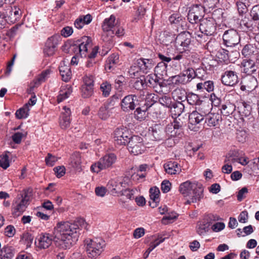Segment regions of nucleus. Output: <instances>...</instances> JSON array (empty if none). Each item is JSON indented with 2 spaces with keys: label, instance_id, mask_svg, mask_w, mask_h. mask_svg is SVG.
<instances>
[{
  "label": "nucleus",
  "instance_id": "obj_45",
  "mask_svg": "<svg viewBox=\"0 0 259 259\" xmlns=\"http://www.w3.org/2000/svg\"><path fill=\"white\" fill-rule=\"evenodd\" d=\"M98 115L102 120H106L110 116L108 105L104 104L99 108Z\"/></svg>",
  "mask_w": 259,
  "mask_h": 259
},
{
  "label": "nucleus",
  "instance_id": "obj_51",
  "mask_svg": "<svg viewBox=\"0 0 259 259\" xmlns=\"http://www.w3.org/2000/svg\"><path fill=\"white\" fill-rule=\"evenodd\" d=\"M159 103L164 107L169 108L171 107L173 102L172 101L171 98L166 95H163L161 97L158 99Z\"/></svg>",
  "mask_w": 259,
  "mask_h": 259
},
{
  "label": "nucleus",
  "instance_id": "obj_58",
  "mask_svg": "<svg viewBox=\"0 0 259 259\" xmlns=\"http://www.w3.org/2000/svg\"><path fill=\"white\" fill-rule=\"evenodd\" d=\"M162 240L152 242L150 243L149 247L147 249V250L145 251V252L143 254V257L146 259L147 258L150 253L158 245H159L161 243H162Z\"/></svg>",
  "mask_w": 259,
  "mask_h": 259
},
{
  "label": "nucleus",
  "instance_id": "obj_57",
  "mask_svg": "<svg viewBox=\"0 0 259 259\" xmlns=\"http://www.w3.org/2000/svg\"><path fill=\"white\" fill-rule=\"evenodd\" d=\"M183 72L185 76L186 77V80L188 83L191 81L192 79L196 77L195 70L192 68L189 67L186 70H184Z\"/></svg>",
  "mask_w": 259,
  "mask_h": 259
},
{
  "label": "nucleus",
  "instance_id": "obj_7",
  "mask_svg": "<svg viewBox=\"0 0 259 259\" xmlns=\"http://www.w3.org/2000/svg\"><path fill=\"white\" fill-rule=\"evenodd\" d=\"M193 37L189 30L185 31L179 33L175 40L176 44L178 48L180 50H182L183 51H189L193 44Z\"/></svg>",
  "mask_w": 259,
  "mask_h": 259
},
{
  "label": "nucleus",
  "instance_id": "obj_39",
  "mask_svg": "<svg viewBox=\"0 0 259 259\" xmlns=\"http://www.w3.org/2000/svg\"><path fill=\"white\" fill-rule=\"evenodd\" d=\"M169 81L172 84L177 85L181 84H186L188 83L186 80V77L185 75L184 72L180 73L179 74L174 75L169 78Z\"/></svg>",
  "mask_w": 259,
  "mask_h": 259
},
{
  "label": "nucleus",
  "instance_id": "obj_12",
  "mask_svg": "<svg viewBox=\"0 0 259 259\" xmlns=\"http://www.w3.org/2000/svg\"><path fill=\"white\" fill-rule=\"evenodd\" d=\"M92 39L91 38L83 36L80 39L78 40L73 47L75 52L77 51L79 56L81 57H86L87 55V51L89 47H91Z\"/></svg>",
  "mask_w": 259,
  "mask_h": 259
},
{
  "label": "nucleus",
  "instance_id": "obj_20",
  "mask_svg": "<svg viewBox=\"0 0 259 259\" xmlns=\"http://www.w3.org/2000/svg\"><path fill=\"white\" fill-rule=\"evenodd\" d=\"M58 45L57 37L52 36L47 40L44 48V53L46 56L50 57L55 54Z\"/></svg>",
  "mask_w": 259,
  "mask_h": 259
},
{
  "label": "nucleus",
  "instance_id": "obj_35",
  "mask_svg": "<svg viewBox=\"0 0 259 259\" xmlns=\"http://www.w3.org/2000/svg\"><path fill=\"white\" fill-rule=\"evenodd\" d=\"M211 109L210 103L208 101H202L197 107H196V110L199 114L203 115L204 118L210 113Z\"/></svg>",
  "mask_w": 259,
  "mask_h": 259
},
{
  "label": "nucleus",
  "instance_id": "obj_52",
  "mask_svg": "<svg viewBox=\"0 0 259 259\" xmlns=\"http://www.w3.org/2000/svg\"><path fill=\"white\" fill-rule=\"evenodd\" d=\"M167 65L165 63L161 62L157 64V66L155 67V72L157 74L163 76L166 73Z\"/></svg>",
  "mask_w": 259,
  "mask_h": 259
},
{
  "label": "nucleus",
  "instance_id": "obj_14",
  "mask_svg": "<svg viewBox=\"0 0 259 259\" xmlns=\"http://www.w3.org/2000/svg\"><path fill=\"white\" fill-rule=\"evenodd\" d=\"M4 8V13L9 23H14L19 20L22 12L19 8L16 6L12 7L9 5H6Z\"/></svg>",
  "mask_w": 259,
  "mask_h": 259
},
{
  "label": "nucleus",
  "instance_id": "obj_8",
  "mask_svg": "<svg viewBox=\"0 0 259 259\" xmlns=\"http://www.w3.org/2000/svg\"><path fill=\"white\" fill-rule=\"evenodd\" d=\"M128 181L127 177L111 179L107 183V188L113 195L119 196L124 188L128 186Z\"/></svg>",
  "mask_w": 259,
  "mask_h": 259
},
{
  "label": "nucleus",
  "instance_id": "obj_32",
  "mask_svg": "<svg viewBox=\"0 0 259 259\" xmlns=\"http://www.w3.org/2000/svg\"><path fill=\"white\" fill-rule=\"evenodd\" d=\"M165 171L170 175H176L181 171V166L177 162L170 161L164 164Z\"/></svg>",
  "mask_w": 259,
  "mask_h": 259
},
{
  "label": "nucleus",
  "instance_id": "obj_59",
  "mask_svg": "<svg viewBox=\"0 0 259 259\" xmlns=\"http://www.w3.org/2000/svg\"><path fill=\"white\" fill-rule=\"evenodd\" d=\"M58 158L51 153H48L45 158L46 164L50 166H53L57 161Z\"/></svg>",
  "mask_w": 259,
  "mask_h": 259
},
{
  "label": "nucleus",
  "instance_id": "obj_22",
  "mask_svg": "<svg viewBox=\"0 0 259 259\" xmlns=\"http://www.w3.org/2000/svg\"><path fill=\"white\" fill-rule=\"evenodd\" d=\"M151 135L153 140L160 141L166 138L165 130L164 126L160 124H156L150 127Z\"/></svg>",
  "mask_w": 259,
  "mask_h": 259
},
{
  "label": "nucleus",
  "instance_id": "obj_5",
  "mask_svg": "<svg viewBox=\"0 0 259 259\" xmlns=\"http://www.w3.org/2000/svg\"><path fill=\"white\" fill-rule=\"evenodd\" d=\"M205 14L204 7L201 5H195L191 6L187 15L189 22L188 25H192L198 27L199 23L203 19Z\"/></svg>",
  "mask_w": 259,
  "mask_h": 259
},
{
  "label": "nucleus",
  "instance_id": "obj_6",
  "mask_svg": "<svg viewBox=\"0 0 259 259\" xmlns=\"http://www.w3.org/2000/svg\"><path fill=\"white\" fill-rule=\"evenodd\" d=\"M30 200L27 191H24L20 196H18L12 206V213L14 216L20 215L26 209Z\"/></svg>",
  "mask_w": 259,
  "mask_h": 259
},
{
  "label": "nucleus",
  "instance_id": "obj_19",
  "mask_svg": "<svg viewBox=\"0 0 259 259\" xmlns=\"http://www.w3.org/2000/svg\"><path fill=\"white\" fill-rule=\"evenodd\" d=\"M257 85V79L252 75H248L242 80L240 89L242 91L251 92L254 90Z\"/></svg>",
  "mask_w": 259,
  "mask_h": 259
},
{
  "label": "nucleus",
  "instance_id": "obj_60",
  "mask_svg": "<svg viewBox=\"0 0 259 259\" xmlns=\"http://www.w3.org/2000/svg\"><path fill=\"white\" fill-rule=\"evenodd\" d=\"M250 16L253 20H259V5H255L252 7L250 12Z\"/></svg>",
  "mask_w": 259,
  "mask_h": 259
},
{
  "label": "nucleus",
  "instance_id": "obj_48",
  "mask_svg": "<svg viewBox=\"0 0 259 259\" xmlns=\"http://www.w3.org/2000/svg\"><path fill=\"white\" fill-rule=\"evenodd\" d=\"M228 53L229 51L228 50L222 49L218 51L217 57L220 61L227 63L230 60V56Z\"/></svg>",
  "mask_w": 259,
  "mask_h": 259
},
{
  "label": "nucleus",
  "instance_id": "obj_21",
  "mask_svg": "<svg viewBox=\"0 0 259 259\" xmlns=\"http://www.w3.org/2000/svg\"><path fill=\"white\" fill-rule=\"evenodd\" d=\"M137 64L140 72L147 74L153 68L155 62L152 59L141 58L137 60Z\"/></svg>",
  "mask_w": 259,
  "mask_h": 259
},
{
  "label": "nucleus",
  "instance_id": "obj_61",
  "mask_svg": "<svg viewBox=\"0 0 259 259\" xmlns=\"http://www.w3.org/2000/svg\"><path fill=\"white\" fill-rule=\"evenodd\" d=\"M71 118L60 116V125L62 129H66L70 126Z\"/></svg>",
  "mask_w": 259,
  "mask_h": 259
},
{
  "label": "nucleus",
  "instance_id": "obj_50",
  "mask_svg": "<svg viewBox=\"0 0 259 259\" xmlns=\"http://www.w3.org/2000/svg\"><path fill=\"white\" fill-rule=\"evenodd\" d=\"M235 108L234 105L231 104L223 105L221 109V113L225 116H228L233 113Z\"/></svg>",
  "mask_w": 259,
  "mask_h": 259
},
{
  "label": "nucleus",
  "instance_id": "obj_30",
  "mask_svg": "<svg viewBox=\"0 0 259 259\" xmlns=\"http://www.w3.org/2000/svg\"><path fill=\"white\" fill-rule=\"evenodd\" d=\"M176 93H180L181 95L183 94V98H185L187 100V102L191 105H195L197 106L202 101L200 99V97L199 95L193 93H189L186 96H185L184 93H182L180 90L175 91Z\"/></svg>",
  "mask_w": 259,
  "mask_h": 259
},
{
  "label": "nucleus",
  "instance_id": "obj_15",
  "mask_svg": "<svg viewBox=\"0 0 259 259\" xmlns=\"http://www.w3.org/2000/svg\"><path fill=\"white\" fill-rule=\"evenodd\" d=\"M146 88L149 87L154 89L157 93L162 92L161 87L163 86L162 81L156 74H150L144 78Z\"/></svg>",
  "mask_w": 259,
  "mask_h": 259
},
{
  "label": "nucleus",
  "instance_id": "obj_42",
  "mask_svg": "<svg viewBox=\"0 0 259 259\" xmlns=\"http://www.w3.org/2000/svg\"><path fill=\"white\" fill-rule=\"evenodd\" d=\"M239 112L242 116L248 117L251 114V106L247 103L243 102L238 107Z\"/></svg>",
  "mask_w": 259,
  "mask_h": 259
},
{
  "label": "nucleus",
  "instance_id": "obj_18",
  "mask_svg": "<svg viewBox=\"0 0 259 259\" xmlns=\"http://www.w3.org/2000/svg\"><path fill=\"white\" fill-rule=\"evenodd\" d=\"M137 100V97L135 95H128L124 97L120 103L122 110L128 112L135 109L136 107L135 101Z\"/></svg>",
  "mask_w": 259,
  "mask_h": 259
},
{
  "label": "nucleus",
  "instance_id": "obj_16",
  "mask_svg": "<svg viewBox=\"0 0 259 259\" xmlns=\"http://www.w3.org/2000/svg\"><path fill=\"white\" fill-rule=\"evenodd\" d=\"M222 82L227 86H234L238 81V73L235 70H227L221 77Z\"/></svg>",
  "mask_w": 259,
  "mask_h": 259
},
{
  "label": "nucleus",
  "instance_id": "obj_26",
  "mask_svg": "<svg viewBox=\"0 0 259 259\" xmlns=\"http://www.w3.org/2000/svg\"><path fill=\"white\" fill-rule=\"evenodd\" d=\"M253 21L252 18L250 19L248 16L245 15L240 21L239 27L243 31H251L255 26Z\"/></svg>",
  "mask_w": 259,
  "mask_h": 259
},
{
  "label": "nucleus",
  "instance_id": "obj_46",
  "mask_svg": "<svg viewBox=\"0 0 259 259\" xmlns=\"http://www.w3.org/2000/svg\"><path fill=\"white\" fill-rule=\"evenodd\" d=\"M8 151L5 152L3 154L0 155V167L4 169H6L10 166V160Z\"/></svg>",
  "mask_w": 259,
  "mask_h": 259
},
{
  "label": "nucleus",
  "instance_id": "obj_23",
  "mask_svg": "<svg viewBox=\"0 0 259 259\" xmlns=\"http://www.w3.org/2000/svg\"><path fill=\"white\" fill-rule=\"evenodd\" d=\"M187 29L190 30L193 38H195L200 43L204 42L207 40V36L205 35L202 31H200L199 27H196L195 26L192 25H188Z\"/></svg>",
  "mask_w": 259,
  "mask_h": 259
},
{
  "label": "nucleus",
  "instance_id": "obj_13",
  "mask_svg": "<svg viewBox=\"0 0 259 259\" xmlns=\"http://www.w3.org/2000/svg\"><path fill=\"white\" fill-rule=\"evenodd\" d=\"M224 44L228 47H234L240 42V36L238 32L233 29L226 30L223 35Z\"/></svg>",
  "mask_w": 259,
  "mask_h": 259
},
{
  "label": "nucleus",
  "instance_id": "obj_38",
  "mask_svg": "<svg viewBox=\"0 0 259 259\" xmlns=\"http://www.w3.org/2000/svg\"><path fill=\"white\" fill-rule=\"evenodd\" d=\"M196 88L198 91L203 92L206 90L208 93L213 91L214 85L212 80H207L203 82H199L196 84Z\"/></svg>",
  "mask_w": 259,
  "mask_h": 259
},
{
  "label": "nucleus",
  "instance_id": "obj_34",
  "mask_svg": "<svg viewBox=\"0 0 259 259\" xmlns=\"http://www.w3.org/2000/svg\"><path fill=\"white\" fill-rule=\"evenodd\" d=\"M72 92V88L71 86L67 84L61 86L59 94L57 96V102L60 103L64 100L67 99Z\"/></svg>",
  "mask_w": 259,
  "mask_h": 259
},
{
  "label": "nucleus",
  "instance_id": "obj_49",
  "mask_svg": "<svg viewBox=\"0 0 259 259\" xmlns=\"http://www.w3.org/2000/svg\"><path fill=\"white\" fill-rule=\"evenodd\" d=\"M102 96L104 97H107L110 95L111 91V84L107 81L103 82L100 87Z\"/></svg>",
  "mask_w": 259,
  "mask_h": 259
},
{
  "label": "nucleus",
  "instance_id": "obj_36",
  "mask_svg": "<svg viewBox=\"0 0 259 259\" xmlns=\"http://www.w3.org/2000/svg\"><path fill=\"white\" fill-rule=\"evenodd\" d=\"M119 63V56L117 54H113L109 56L106 61L105 65V69L112 70Z\"/></svg>",
  "mask_w": 259,
  "mask_h": 259
},
{
  "label": "nucleus",
  "instance_id": "obj_9",
  "mask_svg": "<svg viewBox=\"0 0 259 259\" xmlns=\"http://www.w3.org/2000/svg\"><path fill=\"white\" fill-rule=\"evenodd\" d=\"M198 27L206 36L214 35L216 33L217 23L213 18H205L199 23Z\"/></svg>",
  "mask_w": 259,
  "mask_h": 259
},
{
  "label": "nucleus",
  "instance_id": "obj_64",
  "mask_svg": "<svg viewBox=\"0 0 259 259\" xmlns=\"http://www.w3.org/2000/svg\"><path fill=\"white\" fill-rule=\"evenodd\" d=\"M16 232V230L14 227L12 225H9L5 229V235L8 237H12L14 236Z\"/></svg>",
  "mask_w": 259,
  "mask_h": 259
},
{
  "label": "nucleus",
  "instance_id": "obj_41",
  "mask_svg": "<svg viewBox=\"0 0 259 259\" xmlns=\"http://www.w3.org/2000/svg\"><path fill=\"white\" fill-rule=\"evenodd\" d=\"M52 70L51 69H47L41 72L40 74L37 75L34 80V83L35 85H40L42 82H44L49 77Z\"/></svg>",
  "mask_w": 259,
  "mask_h": 259
},
{
  "label": "nucleus",
  "instance_id": "obj_29",
  "mask_svg": "<svg viewBox=\"0 0 259 259\" xmlns=\"http://www.w3.org/2000/svg\"><path fill=\"white\" fill-rule=\"evenodd\" d=\"M205 117V123L209 127L219 125L220 121L222 119L221 115L218 113H210Z\"/></svg>",
  "mask_w": 259,
  "mask_h": 259
},
{
  "label": "nucleus",
  "instance_id": "obj_4",
  "mask_svg": "<svg viewBox=\"0 0 259 259\" xmlns=\"http://www.w3.org/2000/svg\"><path fill=\"white\" fill-rule=\"evenodd\" d=\"M86 251L89 257H97L101 254L105 246V241L100 238L87 240Z\"/></svg>",
  "mask_w": 259,
  "mask_h": 259
},
{
  "label": "nucleus",
  "instance_id": "obj_2",
  "mask_svg": "<svg viewBox=\"0 0 259 259\" xmlns=\"http://www.w3.org/2000/svg\"><path fill=\"white\" fill-rule=\"evenodd\" d=\"M116 25V17L112 14L109 17L105 18L102 24V29L103 31L101 38L103 41L110 43L114 35L113 29Z\"/></svg>",
  "mask_w": 259,
  "mask_h": 259
},
{
  "label": "nucleus",
  "instance_id": "obj_25",
  "mask_svg": "<svg viewBox=\"0 0 259 259\" xmlns=\"http://www.w3.org/2000/svg\"><path fill=\"white\" fill-rule=\"evenodd\" d=\"M178 99L181 100V102L174 101L171 107H169L170 113L172 117L176 118L177 117L181 115L183 112L185 106L182 103L183 101L182 97H178Z\"/></svg>",
  "mask_w": 259,
  "mask_h": 259
},
{
  "label": "nucleus",
  "instance_id": "obj_1",
  "mask_svg": "<svg viewBox=\"0 0 259 259\" xmlns=\"http://www.w3.org/2000/svg\"><path fill=\"white\" fill-rule=\"evenodd\" d=\"M87 226L82 218H77L73 222H59L54 229L53 235L47 233H41L36 238L35 243L38 248L46 249L51 246L54 240L59 248L69 249L78 240L80 228H84L88 230Z\"/></svg>",
  "mask_w": 259,
  "mask_h": 259
},
{
  "label": "nucleus",
  "instance_id": "obj_11",
  "mask_svg": "<svg viewBox=\"0 0 259 259\" xmlns=\"http://www.w3.org/2000/svg\"><path fill=\"white\" fill-rule=\"evenodd\" d=\"M129 131L125 128H117L114 133L115 144L119 145H125L128 143L131 138Z\"/></svg>",
  "mask_w": 259,
  "mask_h": 259
},
{
  "label": "nucleus",
  "instance_id": "obj_62",
  "mask_svg": "<svg viewBox=\"0 0 259 259\" xmlns=\"http://www.w3.org/2000/svg\"><path fill=\"white\" fill-rule=\"evenodd\" d=\"M83 84L82 85L94 87V80L93 75H85L83 78Z\"/></svg>",
  "mask_w": 259,
  "mask_h": 259
},
{
  "label": "nucleus",
  "instance_id": "obj_37",
  "mask_svg": "<svg viewBox=\"0 0 259 259\" xmlns=\"http://www.w3.org/2000/svg\"><path fill=\"white\" fill-rule=\"evenodd\" d=\"M258 51L256 47L251 44H247L243 47L241 53L245 57H249L253 55L257 54Z\"/></svg>",
  "mask_w": 259,
  "mask_h": 259
},
{
  "label": "nucleus",
  "instance_id": "obj_27",
  "mask_svg": "<svg viewBox=\"0 0 259 259\" xmlns=\"http://www.w3.org/2000/svg\"><path fill=\"white\" fill-rule=\"evenodd\" d=\"M16 253V249L12 246L5 245L0 249V259H12Z\"/></svg>",
  "mask_w": 259,
  "mask_h": 259
},
{
  "label": "nucleus",
  "instance_id": "obj_3",
  "mask_svg": "<svg viewBox=\"0 0 259 259\" xmlns=\"http://www.w3.org/2000/svg\"><path fill=\"white\" fill-rule=\"evenodd\" d=\"M117 160L116 155L113 153L105 154L98 162L94 163L91 166V170L98 173L102 170L106 169L112 166Z\"/></svg>",
  "mask_w": 259,
  "mask_h": 259
},
{
  "label": "nucleus",
  "instance_id": "obj_44",
  "mask_svg": "<svg viewBox=\"0 0 259 259\" xmlns=\"http://www.w3.org/2000/svg\"><path fill=\"white\" fill-rule=\"evenodd\" d=\"M29 109L28 107V104H25L24 106L19 110H17L15 113V115L18 119L26 118L29 115Z\"/></svg>",
  "mask_w": 259,
  "mask_h": 259
},
{
  "label": "nucleus",
  "instance_id": "obj_17",
  "mask_svg": "<svg viewBox=\"0 0 259 259\" xmlns=\"http://www.w3.org/2000/svg\"><path fill=\"white\" fill-rule=\"evenodd\" d=\"M203 115L199 114L197 111H193L189 115L188 127L191 131H198L200 127L199 124L204 119Z\"/></svg>",
  "mask_w": 259,
  "mask_h": 259
},
{
  "label": "nucleus",
  "instance_id": "obj_33",
  "mask_svg": "<svg viewBox=\"0 0 259 259\" xmlns=\"http://www.w3.org/2000/svg\"><path fill=\"white\" fill-rule=\"evenodd\" d=\"M59 71L62 79L65 82L68 81L71 76V71L69 66L65 64L64 61H62L59 66Z\"/></svg>",
  "mask_w": 259,
  "mask_h": 259
},
{
  "label": "nucleus",
  "instance_id": "obj_56",
  "mask_svg": "<svg viewBox=\"0 0 259 259\" xmlns=\"http://www.w3.org/2000/svg\"><path fill=\"white\" fill-rule=\"evenodd\" d=\"M168 20L171 24H178L182 20V17L179 13H174L169 16Z\"/></svg>",
  "mask_w": 259,
  "mask_h": 259
},
{
  "label": "nucleus",
  "instance_id": "obj_40",
  "mask_svg": "<svg viewBox=\"0 0 259 259\" xmlns=\"http://www.w3.org/2000/svg\"><path fill=\"white\" fill-rule=\"evenodd\" d=\"M81 163V155L79 152H74L70 156V164L77 169L80 168Z\"/></svg>",
  "mask_w": 259,
  "mask_h": 259
},
{
  "label": "nucleus",
  "instance_id": "obj_53",
  "mask_svg": "<svg viewBox=\"0 0 259 259\" xmlns=\"http://www.w3.org/2000/svg\"><path fill=\"white\" fill-rule=\"evenodd\" d=\"M94 87L81 86V96L84 98L90 97L94 93Z\"/></svg>",
  "mask_w": 259,
  "mask_h": 259
},
{
  "label": "nucleus",
  "instance_id": "obj_54",
  "mask_svg": "<svg viewBox=\"0 0 259 259\" xmlns=\"http://www.w3.org/2000/svg\"><path fill=\"white\" fill-rule=\"evenodd\" d=\"M245 2L244 1H238L236 3L237 10L240 16H243V15H245L248 11V9L245 4Z\"/></svg>",
  "mask_w": 259,
  "mask_h": 259
},
{
  "label": "nucleus",
  "instance_id": "obj_63",
  "mask_svg": "<svg viewBox=\"0 0 259 259\" xmlns=\"http://www.w3.org/2000/svg\"><path fill=\"white\" fill-rule=\"evenodd\" d=\"M247 137V133L244 130H239L236 133V139L239 142H244L246 141Z\"/></svg>",
  "mask_w": 259,
  "mask_h": 259
},
{
  "label": "nucleus",
  "instance_id": "obj_55",
  "mask_svg": "<svg viewBox=\"0 0 259 259\" xmlns=\"http://www.w3.org/2000/svg\"><path fill=\"white\" fill-rule=\"evenodd\" d=\"M150 197L151 200H154V201H159V194L160 191L158 188L154 187L151 188L149 191Z\"/></svg>",
  "mask_w": 259,
  "mask_h": 259
},
{
  "label": "nucleus",
  "instance_id": "obj_10",
  "mask_svg": "<svg viewBox=\"0 0 259 259\" xmlns=\"http://www.w3.org/2000/svg\"><path fill=\"white\" fill-rule=\"evenodd\" d=\"M128 151L135 155L142 154L145 149L143 139L138 136L131 137L127 144Z\"/></svg>",
  "mask_w": 259,
  "mask_h": 259
},
{
  "label": "nucleus",
  "instance_id": "obj_28",
  "mask_svg": "<svg viewBox=\"0 0 259 259\" xmlns=\"http://www.w3.org/2000/svg\"><path fill=\"white\" fill-rule=\"evenodd\" d=\"M241 66L243 67V72L249 75L254 73L257 69V65L250 59L244 60L241 63Z\"/></svg>",
  "mask_w": 259,
  "mask_h": 259
},
{
  "label": "nucleus",
  "instance_id": "obj_47",
  "mask_svg": "<svg viewBox=\"0 0 259 259\" xmlns=\"http://www.w3.org/2000/svg\"><path fill=\"white\" fill-rule=\"evenodd\" d=\"M209 224L206 222H202L197 225L196 228L197 233L199 235H204L209 230Z\"/></svg>",
  "mask_w": 259,
  "mask_h": 259
},
{
  "label": "nucleus",
  "instance_id": "obj_31",
  "mask_svg": "<svg viewBox=\"0 0 259 259\" xmlns=\"http://www.w3.org/2000/svg\"><path fill=\"white\" fill-rule=\"evenodd\" d=\"M201 187H196V186L191 183L190 182L187 181L181 184L179 187V191L180 192L185 196L189 195L191 194V191H193L194 194V190L199 189Z\"/></svg>",
  "mask_w": 259,
  "mask_h": 259
},
{
  "label": "nucleus",
  "instance_id": "obj_24",
  "mask_svg": "<svg viewBox=\"0 0 259 259\" xmlns=\"http://www.w3.org/2000/svg\"><path fill=\"white\" fill-rule=\"evenodd\" d=\"M153 103H145L144 106L138 107L134 111V117L137 120L143 121L146 119L148 116V110L151 107Z\"/></svg>",
  "mask_w": 259,
  "mask_h": 259
},
{
  "label": "nucleus",
  "instance_id": "obj_43",
  "mask_svg": "<svg viewBox=\"0 0 259 259\" xmlns=\"http://www.w3.org/2000/svg\"><path fill=\"white\" fill-rule=\"evenodd\" d=\"M203 190L202 188L194 190V194L192 196L190 200H188L185 203V204H190L191 203H196L197 201H199L203 197Z\"/></svg>",
  "mask_w": 259,
  "mask_h": 259
}]
</instances>
